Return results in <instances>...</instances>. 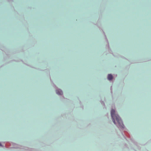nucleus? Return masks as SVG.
Returning <instances> with one entry per match:
<instances>
[{
	"instance_id": "obj_4",
	"label": "nucleus",
	"mask_w": 151,
	"mask_h": 151,
	"mask_svg": "<svg viewBox=\"0 0 151 151\" xmlns=\"http://www.w3.org/2000/svg\"><path fill=\"white\" fill-rule=\"evenodd\" d=\"M1 146V144L0 143V146Z\"/></svg>"
},
{
	"instance_id": "obj_1",
	"label": "nucleus",
	"mask_w": 151,
	"mask_h": 151,
	"mask_svg": "<svg viewBox=\"0 0 151 151\" xmlns=\"http://www.w3.org/2000/svg\"><path fill=\"white\" fill-rule=\"evenodd\" d=\"M111 114L113 121L114 123L116 124L115 119L119 124V127L120 128H124V126L122 122L119 115H116L115 114V111L114 110L112 109L111 110Z\"/></svg>"
},
{
	"instance_id": "obj_3",
	"label": "nucleus",
	"mask_w": 151,
	"mask_h": 151,
	"mask_svg": "<svg viewBox=\"0 0 151 151\" xmlns=\"http://www.w3.org/2000/svg\"><path fill=\"white\" fill-rule=\"evenodd\" d=\"M113 78L112 76L110 74H109L108 76V79L109 80H112Z\"/></svg>"
},
{
	"instance_id": "obj_2",
	"label": "nucleus",
	"mask_w": 151,
	"mask_h": 151,
	"mask_svg": "<svg viewBox=\"0 0 151 151\" xmlns=\"http://www.w3.org/2000/svg\"><path fill=\"white\" fill-rule=\"evenodd\" d=\"M56 93L58 95H62L63 94V91L60 89L57 90Z\"/></svg>"
}]
</instances>
